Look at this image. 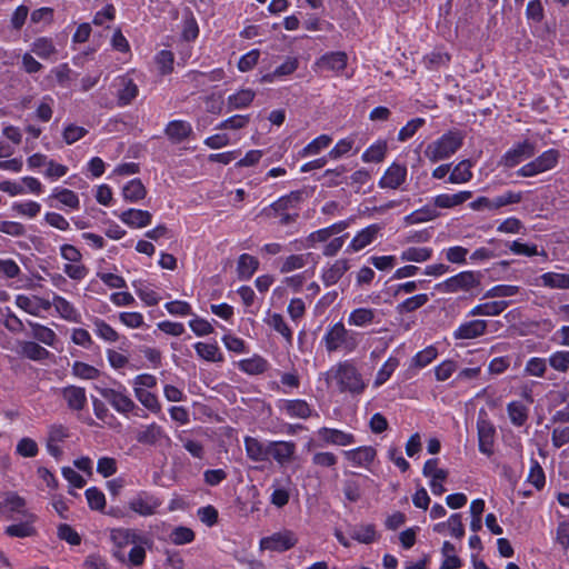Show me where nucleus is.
I'll list each match as a JSON object with an SVG mask.
<instances>
[{
	"label": "nucleus",
	"instance_id": "nucleus-1",
	"mask_svg": "<svg viewBox=\"0 0 569 569\" xmlns=\"http://www.w3.org/2000/svg\"><path fill=\"white\" fill-rule=\"evenodd\" d=\"M327 382H335L339 392L360 396L367 389V381L353 360L339 361L327 372Z\"/></svg>",
	"mask_w": 569,
	"mask_h": 569
},
{
	"label": "nucleus",
	"instance_id": "nucleus-2",
	"mask_svg": "<svg viewBox=\"0 0 569 569\" xmlns=\"http://www.w3.org/2000/svg\"><path fill=\"white\" fill-rule=\"evenodd\" d=\"M322 341L329 353H351L358 348L360 342L359 333L348 330L341 321L328 327Z\"/></svg>",
	"mask_w": 569,
	"mask_h": 569
},
{
	"label": "nucleus",
	"instance_id": "nucleus-3",
	"mask_svg": "<svg viewBox=\"0 0 569 569\" xmlns=\"http://www.w3.org/2000/svg\"><path fill=\"white\" fill-rule=\"evenodd\" d=\"M465 136L459 130H451L442 134L436 141L429 143L425 150V156L431 162H438L450 158L463 143Z\"/></svg>",
	"mask_w": 569,
	"mask_h": 569
},
{
	"label": "nucleus",
	"instance_id": "nucleus-4",
	"mask_svg": "<svg viewBox=\"0 0 569 569\" xmlns=\"http://www.w3.org/2000/svg\"><path fill=\"white\" fill-rule=\"evenodd\" d=\"M286 201L284 199H277L271 204L264 207L260 211V216L274 220L273 223L277 227L289 228L290 230L287 231V234H293L298 231L299 212H290V207L286 204Z\"/></svg>",
	"mask_w": 569,
	"mask_h": 569
},
{
	"label": "nucleus",
	"instance_id": "nucleus-5",
	"mask_svg": "<svg viewBox=\"0 0 569 569\" xmlns=\"http://www.w3.org/2000/svg\"><path fill=\"white\" fill-rule=\"evenodd\" d=\"M481 283V273L478 271H461L435 286L441 293L468 292L478 288Z\"/></svg>",
	"mask_w": 569,
	"mask_h": 569
},
{
	"label": "nucleus",
	"instance_id": "nucleus-6",
	"mask_svg": "<svg viewBox=\"0 0 569 569\" xmlns=\"http://www.w3.org/2000/svg\"><path fill=\"white\" fill-rule=\"evenodd\" d=\"M114 385H117V388L101 386H96L94 388L99 395L106 399L117 412L121 415H128L134 409H138L134 401L128 395L127 388L119 382H114Z\"/></svg>",
	"mask_w": 569,
	"mask_h": 569
},
{
	"label": "nucleus",
	"instance_id": "nucleus-7",
	"mask_svg": "<svg viewBox=\"0 0 569 569\" xmlns=\"http://www.w3.org/2000/svg\"><path fill=\"white\" fill-rule=\"evenodd\" d=\"M559 158V150L548 149L530 162L519 168L517 170V176L522 178H530L549 171L558 164Z\"/></svg>",
	"mask_w": 569,
	"mask_h": 569
},
{
	"label": "nucleus",
	"instance_id": "nucleus-8",
	"mask_svg": "<svg viewBox=\"0 0 569 569\" xmlns=\"http://www.w3.org/2000/svg\"><path fill=\"white\" fill-rule=\"evenodd\" d=\"M479 451L488 457L493 455L496 428L487 418V412L481 410L477 419Z\"/></svg>",
	"mask_w": 569,
	"mask_h": 569
},
{
	"label": "nucleus",
	"instance_id": "nucleus-9",
	"mask_svg": "<svg viewBox=\"0 0 569 569\" xmlns=\"http://www.w3.org/2000/svg\"><path fill=\"white\" fill-rule=\"evenodd\" d=\"M536 153L535 142L526 139L517 142L512 148L507 150L501 157L499 164L505 168H515L522 161L530 159Z\"/></svg>",
	"mask_w": 569,
	"mask_h": 569
},
{
	"label": "nucleus",
	"instance_id": "nucleus-10",
	"mask_svg": "<svg viewBox=\"0 0 569 569\" xmlns=\"http://www.w3.org/2000/svg\"><path fill=\"white\" fill-rule=\"evenodd\" d=\"M298 543L297 535L288 529L263 537L260 542L261 550H270L274 552H284L293 548Z\"/></svg>",
	"mask_w": 569,
	"mask_h": 569
},
{
	"label": "nucleus",
	"instance_id": "nucleus-11",
	"mask_svg": "<svg viewBox=\"0 0 569 569\" xmlns=\"http://www.w3.org/2000/svg\"><path fill=\"white\" fill-rule=\"evenodd\" d=\"M161 505L159 497L144 490L139 491L128 502L129 509L142 517L156 515Z\"/></svg>",
	"mask_w": 569,
	"mask_h": 569
},
{
	"label": "nucleus",
	"instance_id": "nucleus-12",
	"mask_svg": "<svg viewBox=\"0 0 569 569\" xmlns=\"http://www.w3.org/2000/svg\"><path fill=\"white\" fill-rule=\"evenodd\" d=\"M355 218L350 217L346 220L335 222L326 228L311 232L303 241L305 248H315L317 243L327 242L332 236L346 230L353 222Z\"/></svg>",
	"mask_w": 569,
	"mask_h": 569
},
{
	"label": "nucleus",
	"instance_id": "nucleus-13",
	"mask_svg": "<svg viewBox=\"0 0 569 569\" xmlns=\"http://www.w3.org/2000/svg\"><path fill=\"white\" fill-rule=\"evenodd\" d=\"M297 446L293 441H268V460L272 458L283 467L293 460Z\"/></svg>",
	"mask_w": 569,
	"mask_h": 569
},
{
	"label": "nucleus",
	"instance_id": "nucleus-14",
	"mask_svg": "<svg viewBox=\"0 0 569 569\" xmlns=\"http://www.w3.org/2000/svg\"><path fill=\"white\" fill-rule=\"evenodd\" d=\"M318 438L323 445L348 447L356 443V436L336 428L321 427L317 430Z\"/></svg>",
	"mask_w": 569,
	"mask_h": 569
},
{
	"label": "nucleus",
	"instance_id": "nucleus-15",
	"mask_svg": "<svg viewBox=\"0 0 569 569\" xmlns=\"http://www.w3.org/2000/svg\"><path fill=\"white\" fill-rule=\"evenodd\" d=\"M277 407L290 418L308 419L312 416L311 406L303 399H280Z\"/></svg>",
	"mask_w": 569,
	"mask_h": 569
},
{
	"label": "nucleus",
	"instance_id": "nucleus-16",
	"mask_svg": "<svg viewBox=\"0 0 569 569\" xmlns=\"http://www.w3.org/2000/svg\"><path fill=\"white\" fill-rule=\"evenodd\" d=\"M381 229L382 227L378 223H372L363 228L352 238L346 251L358 252L365 249L376 240Z\"/></svg>",
	"mask_w": 569,
	"mask_h": 569
},
{
	"label": "nucleus",
	"instance_id": "nucleus-17",
	"mask_svg": "<svg viewBox=\"0 0 569 569\" xmlns=\"http://www.w3.org/2000/svg\"><path fill=\"white\" fill-rule=\"evenodd\" d=\"M68 408L72 411H81L86 408L88 399L83 387L69 385L60 390Z\"/></svg>",
	"mask_w": 569,
	"mask_h": 569
},
{
	"label": "nucleus",
	"instance_id": "nucleus-18",
	"mask_svg": "<svg viewBox=\"0 0 569 569\" xmlns=\"http://www.w3.org/2000/svg\"><path fill=\"white\" fill-rule=\"evenodd\" d=\"M162 439H169L164 429L156 422L141 426L136 432L137 442L143 446H156Z\"/></svg>",
	"mask_w": 569,
	"mask_h": 569
},
{
	"label": "nucleus",
	"instance_id": "nucleus-19",
	"mask_svg": "<svg viewBox=\"0 0 569 569\" xmlns=\"http://www.w3.org/2000/svg\"><path fill=\"white\" fill-rule=\"evenodd\" d=\"M192 133V126L186 120L169 121L164 128V134L173 144L183 142L189 139Z\"/></svg>",
	"mask_w": 569,
	"mask_h": 569
},
{
	"label": "nucleus",
	"instance_id": "nucleus-20",
	"mask_svg": "<svg viewBox=\"0 0 569 569\" xmlns=\"http://www.w3.org/2000/svg\"><path fill=\"white\" fill-rule=\"evenodd\" d=\"M486 320H470L461 323L452 333L456 340H469L483 336L487 332Z\"/></svg>",
	"mask_w": 569,
	"mask_h": 569
},
{
	"label": "nucleus",
	"instance_id": "nucleus-21",
	"mask_svg": "<svg viewBox=\"0 0 569 569\" xmlns=\"http://www.w3.org/2000/svg\"><path fill=\"white\" fill-rule=\"evenodd\" d=\"M406 178H407V167L405 164L393 162L386 170L385 174L379 180V187L397 189L406 181Z\"/></svg>",
	"mask_w": 569,
	"mask_h": 569
},
{
	"label": "nucleus",
	"instance_id": "nucleus-22",
	"mask_svg": "<svg viewBox=\"0 0 569 569\" xmlns=\"http://www.w3.org/2000/svg\"><path fill=\"white\" fill-rule=\"evenodd\" d=\"M16 305L32 316H40L41 310L48 311L51 308L50 300L37 296L28 297L26 295H18L16 297Z\"/></svg>",
	"mask_w": 569,
	"mask_h": 569
},
{
	"label": "nucleus",
	"instance_id": "nucleus-23",
	"mask_svg": "<svg viewBox=\"0 0 569 569\" xmlns=\"http://www.w3.org/2000/svg\"><path fill=\"white\" fill-rule=\"evenodd\" d=\"M348 57L343 51H332L325 53L317 61V66L321 70L332 71L335 73H339L343 71L347 67Z\"/></svg>",
	"mask_w": 569,
	"mask_h": 569
},
{
	"label": "nucleus",
	"instance_id": "nucleus-24",
	"mask_svg": "<svg viewBox=\"0 0 569 569\" xmlns=\"http://www.w3.org/2000/svg\"><path fill=\"white\" fill-rule=\"evenodd\" d=\"M138 93V86L128 74L118 78V106L124 107L130 104L137 98Z\"/></svg>",
	"mask_w": 569,
	"mask_h": 569
},
{
	"label": "nucleus",
	"instance_id": "nucleus-25",
	"mask_svg": "<svg viewBox=\"0 0 569 569\" xmlns=\"http://www.w3.org/2000/svg\"><path fill=\"white\" fill-rule=\"evenodd\" d=\"M111 540L118 548L136 543H147V538L134 529L117 528L111 531Z\"/></svg>",
	"mask_w": 569,
	"mask_h": 569
},
{
	"label": "nucleus",
	"instance_id": "nucleus-26",
	"mask_svg": "<svg viewBox=\"0 0 569 569\" xmlns=\"http://www.w3.org/2000/svg\"><path fill=\"white\" fill-rule=\"evenodd\" d=\"M348 259H337L333 263L322 270L321 280L326 287L336 284L349 270Z\"/></svg>",
	"mask_w": 569,
	"mask_h": 569
},
{
	"label": "nucleus",
	"instance_id": "nucleus-27",
	"mask_svg": "<svg viewBox=\"0 0 569 569\" xmlns=\"http://www.w3.org/2000/svg\"><path fill=\"white\" fill-rule=\"evenodd\" d=\"M346 459L356 467H368L375 460L377 451L371 446H362L343 451Z\"/></svg>",
	"mask_w": 569,
	"mask_h": 569
},
{
	"label": "nucleus",
	"instance_id": "nucleus-28",
	"mask_svg": "<svg viewBox=\"0 0 569 569\" xmlns=\"http://www.w3.org/2000/svg\"><path fill=\"white\" fill-rule=\"evenodd\" d=\"M243 443L248 459L253 462H263L268 460V442L264 443L258 438L246 436Z\"/></svg>",
	"mask_w": 569,
	"mask_h": 569
},
{
	"label": "nucleus",
	"instance_id": "nucleus-29",
	"mask_svg": "<svg viewBox=\"0 0 569 569\" xmlns=\"http://www.w3.org/2000/svg\"><path fill=\"white\" fill-rule=\"evenodd\" d=\"M120 220L130 228H144L151 223L152 214L147 210L130 208L119 216Z\"/></svg>",
	"mask_w": 569,
	"mask_h": 569
},
{
	"label": "nucleus",
	"instance_id": "nucleus-30",
	"mask_svg": "<svg viewBox=\"0 0 569 569\" xmlns=\"http://www.w3.org/2000/svg\"><path fill=\"white\" fill-rule=\"evenodd\" d=\"M472 198V191L463 190L453 194L441 193L433 198V207L440 209H451L458 207Z\"/></svg>",
	"mask_w": 569,
	"mask_h": 569
},
{
	"label": "nucleus",
	"instance_id": "nucleus-31",
	"mask_svg": "<svg viewBox=\"0 0 569 569\" xmlns=\"http://www.w3.org/2000/svg\"><path fill=\"white\" fill-rule=\"evenodd\" d=\"M52 306L62 319L76 323L81 321V315L66 298L54 293L51 301V307Z\"/></svg>",
	"mask_w": 569,
	"mask_h": 569
},
{
	"label": "nucleus",
	"instance_id": "nucleus-32",
	"mask_svg": "<svg viewBox=\"0 0 569 569\" xmlns=\"http://www.w3.org/2000/svg\"><path fill=\"white\" fill-rule=\"evenodd\" d=\"M259 268V260L249 254L242 253L238 259L237 274L239 280H249Z\"/></svg>",
	"mask_w": 569,
	"mask_h": 569
},
{
	"label": "nucleus",
	"instance_id": "nucleus-33",
	"mask_svg": "<svg viewBox=\"0 0 569 569\" xmlns=\"http://www.w3.org/2000/svg\"><path fill=\"white\" fill-rule=\"evenodd\" d=\"M134 396L137 400L150 412L159 415L161 413V403L153 392L144 390L141 387H133Z\"/></svg>",
	"mask_w": 569,
	"mask_h": 569
},
{
	"label": "nucleus",
	"instance_id": "nucleus-34",
	"mask_svg": "<svg viewBox=\"0 0 569 569\" xmlns=\"http://www.w3.org/2000/svg\"><path fill=\"white\" fill-rule=\"evenodd\" d=\"M32 337L46 346L53 347L58 340L57 333L49 327L38 322L28 321Z\"/></svg>",
	"mask_w": 569,
	"mask_h": 569
},
{
	"label": "nucleus",
	"instance_id": "nucleus-35",
	"mask_svg": "<svg viewBox=\"0 0 569 569\" xmlns=\"http://www.w3.org/2000/svg\"><path fill=\"white\" fill-rule=\"evenodd\" d=\"M439 216L440 212L433 206L426 204L422 208L407 214L403 220L406 224L410 226L435 220Z\"/></svg>",
	"mask_w": 569,
	"mask_h": 569
},
{
	"label": "nucleus",
	"instance_id": "nucleus-36",
	"mask_svg": "<svg viewBox=\"0 0 569 569\" xmlns=\"http://www.w3.org/2000/svg\"><path fill=\"white\" fill-rule=\"evenodd\" d=\"M350 536L353 540L365 545H370L378 539L376 526L372 523L351 527Z\"/></svg>",
	"mask_w": 569,
	"mask_h": 569
},
{
	"label": "nucleus",
	"instance_id": "nucleus-37",
	"mask_svg": "<svg viewBox=\"0 0 569 569\" xmlns=\"http://www.w3.org/2000/svg\"><path fill=\"white\" fill-rule=\"evenodd\" d=\"M509 306L508 301L500 300V301H491L486 303H480L476 307H473L469 315L470 317L476 316H498L501 312H503Z\"/></svg>",
	"mask_w": 569,
	"mask_h": 569
},
{
	"label": "nucleus",
	"instance_id": "nucleus-38",
	"mask_svg": "<svg viewBox=\"0 0 569 569\" xmlns=\"http://www.w3.org/2000/svg\"><path fill=\"white\" fill-rule=\"evenodd\" d=\"M254 97L252 89H241L228 97V110L244 109L252 103Z\"/></svg>",
	"mask_w": 569,
	"mask_h": 569
},
{
	"label": "nucleus",
	"instance_id": "nucleus-39",
	"mask_svg": "<svg viewBox=\"0 0 569 569\" xmlns=\"http://www.w3.org/2000/svg\"><path fill=\"white\" fill-rule=\"evenodd\" d=\"M507 413L513 426L522 427L528 420L529 409L521 401H511L507 405Z\"/></svg>",
	"mask_w": 569,
	"mask_h": 569
},
{
	"label": "nucleus",
	"instance_id": "nucleus-40",
	"mask_svg": "<svg viewBox=\"0 0 569 569\" xmlns=\"http://www.w3.org/2000/svg\"><path fill=\"white\" fill-rule=\"evenodd\" d=\"M122 196L128 202H138L146 198L147 189L138 178L130 180L122 189Z\"/></svg>",
	"mask_w": 569,
	"mask_h": 569
},
{
	"label": "nucleus",
	"instance_id": "nucleus-41",
	"mask_svg": "<svg viewBox=\"0 0 569 569\" xmlns=\"http://www.w3.org/2000/svg\"><path fill=\"white\" fill-rule=\"evenodd\" d=\"M471 167L470 160L460 161L450 172L448 182L456 184L469 182L473 177Z\"/></svg>",
	"mask_w": 569,
	"mask_h": 569
},
{
	"label": "nucleus",
	"instance_id": "nucleus-42",
	"mask_svg": "<svg viewBox=\"0 0 569 569\" xmlns=\"http://www.w3.org/2000/svg\"><path fill=\"white\" fill-rule=\"evenodd\" d=\"M21 355L33 361H42L49 358L50 352L34 341H24L20 346Z\"/></svg>",
	"mask_w": 569,
	"mask_h": 569
},
{
	"label": "nucleus",
	"instance_id": "nucleus-43",
	"mask_svg": "<svg viewBox=\"0 0 569 569\" xmlns=\"http://www.w3.org/2000/svg\"><path fill=\"white\" fill-rule=\"evenodd\" d=\"M376 312L370 308H357L348 317V323L356 327H366L373 322Z\"/></svg>",
	"mask_w": 569,
	"mask_h": 569
},
{
	"label": "nucleus",
	"instance_id": "nucleus-44",
	"mask_svg": "<svg viewBox=\"0 0 569 569\" xmlns=\"http://www.w3.org/2000/svg\"><path fill=\"white\" fill-rule=\"evenodd\" d=\"M194 350L200 358L207 361L220 362L223 360V356L217 343L197 342L194 345Z\"/></svg>",
	"mask_w": 569,
	"mask_h": 569
},
{
	"label": "nucleus",
	"instance_id": "nucleus-45",
	"mask_svg": "<svg viewBox=\"0 0 569 569\" xmlns=\"http://www.w3.org/2000/svg\"><path fill=\"white\" fill-rule=\"evenodd\" d=\"M399 365L400 361L398 358L392 356L389 357L381 366V368L378 370L373 381V387L378 388L386 383L390 379L395 370L399 367Z\"/></svg>",
	"mask_w": 569,
	"mask_h": 569
},
{
	"label": "nucleus",
	"instance_id": "nucleus-46",
	"mask_svg": "<svg viewBox=\"0 0 569 569\" xmlns=\"http://www.w3.org/2000/svg\"><path fill=\"white\" fill-rule=\"evenodd\" d=\"M541 284L550 289H569V274L546 272L540 276Z\"/></svg>",
	"mask_w": 569,
	"mask_h": 569
},
{
	"label": "nucleus",
	"instance_id": "nucleus-47",
	"mask_svg": "<svg viewBox=\"0 0 569 569\" xmlns=\"http://www.w3.org/2000/svg\"><path fill=\"white\" fill-rule=\"evenodd\" d=\"M239 368L248 375H260L268 369V361L260 356H254L252 358L241 360L239 362Z\"/></svg>",
	"mask_w": 569,
	"mask_h": 569
},
{
	"label": "nucleus",
	"instance_id": "nucleus-48",
	"mask_svg": "<svg viewBox=\"0 0 569 569\" xmlns=\"http://www.w3.org/2000/svg\"><path fill=\"white\" fill-rule=\"evenodd\" d=\"M31 51L41 59H48L56 53L52 39L47 37L37 38L31 44Z\"/></svg>",
	"mask_w": 569,
	"mask_h": 569
},
{
	"label": "nucleus",
	"instance_id": "nucleus-49",
	"mask_svg": "<svg viewBox=\"0 0 569 569\" xmlns=\"http://www.w3.org/2000/svg\"><path fill=\"white\" fill-rule=\"evenodd\" d=\"M431 256H432L431 248L410 247L401 252L400 258L402 261L425 262V261L429 260L431 258Z\"/></svg>",
	"mask_w": 569,
	"mask_h": 569
},
{
	"label": "nucleus",
	"instance_id": "nucleus-50",
	"mask_svg": "<svg viewBox=\"0 0 569 569\" xmlns=\"http://www.w3.org/2000/svg\"><path fill=\"white\" fill-rule=\"evenodd\" d=\"M387 153V143L385 141H378L371 144L361 156L363 162H381Z\"/></svg>",
	"mask_w": 569,
	"mask_h": 569
},
{
	"label": "nucleus",
	"instance_id": "nucleus-51",
	"mask_svg": "<svg viewBox=\"0 0 569 569\" xmlns=\"http://www.w3.org/2000/svg\"><path fill=\"white\" fill-rule=\"evenodd\" d=\"M438 356V350L433 346H428L423 350L417 352L411 359V367L421 369L430 365Z\"/></svg>",
	"mask_w": 569,
	"mask_h": 569
},
{
	"label": "nucleus",
	"instance_id": "nucleus-52",
	"mask_svg": "<svg viewBox=\"0 0 569 569\" xmlns=\"http://www.w3.org/2000/svg\"><path fill=\"white\" fill-rule=\"evenodd\" d=\"M428 301H429L428 295L419 293V295L412 296V297L406 299L405 301H402L401 303H399L397 306V311L401 315L413 312L417 309L423 307Z\"/></svg>",
	"mask_w": 569,
	"mask_h": 569
},
{
	"label": "nucleus",
	"instance_id": "nucleus-53",
	"mask_svg": "<svg viewBox=\"0 0 569 569\" xmlns=\"http://www.w3.org/2000/svg\"><path fill=\"white\" fill-rule=\"evenodd\" d=\"M509 250L513 254L518 256H526V257H532V256H542L545 259L548 258V254L545 250L538 251L537 244H529V243H522L519 240H515L509 243Z\"/></svg>",
	"mask_w": 569,
	"mask_h": 569
},
{
	"label": "nucleus",
	"instance_id": "nucleus-54",
	"mask_svg": "<svg viewBox=\"0 0 569 569\" xmlns=\"http://www.w3.org/2000/svg\"><path fill=\"white\" fill-rule=\"evenodd\" d=\"M51 197L71 209H79L80 207L78 194L70 189L54 188Z\"/></svg>",
	"mask_w": 569,
	"mask_h": 569
},
{
	"label": "nucleus",
	"instance_id": "nucleus-55",
	"mask_svg": "<svg viewBox=\"0 0 569 569\" xmlns=\"http://www.w3.org/2000/svg\"><path fill=\"white\" fill-rule=\"evenodd\" d=\"M71 370L73 376L84 380H94L100 376L99 369L82 361H74Z\"/></svg>",
	"mask_w": 569,
	"mask_h": 569
},
{
	"label": "nucleus",
	"instance_id": "nucleus-56",
	"mask_svg": "<svg viewBox=\"0 0 569 569\" xmlns=\"http://www.w3.org/2000/svg\"><path fill=\"white\" fill-rule=\"evenodd\" d=\"M268 325L279 332L284 340L291 345L293 339L292 330L289 328L283 317L280 313H273L270 316Z\"/></svg>",
	"mask_w": 569,
	"mask_h": 569
},
{
	"label": "nucleus",
	"instance_id": "nucleus-57",
	"mask_svg": "<svg viewBox=\"0 0 569 569\" xmlns=\"http://www.w3.org/2000/svg\"><path fill=\"white\" fill-rule=\"evenodd\" d=\"M133 288L136 289V293L138 297L149 307L158 305L160 301L159 295L141 281L133 282Z\"/></svg>",
	"mask_w": 569,
	"mask_h": 569
},
{
	"label": "nucleus",
	"instance_id": "nucleus-58",
	"mask_svg": "<svg viewBox=\"0 0 569 569\" xmlns=\"http://www.w3.org/2000/svg\"><path fill=\"white\" fill-rule=\"evenodd\" d=\"M356 142V136L351 134L339 140L336 146L328 152V157L332 160L340 159L352 150Z\"/></svg>",
	"mask_w": 569,
	"mask_h": 569
},
{
	"label": "nucleus",
	"instance_id": "nucleus-59",
	"mask_svg": "<svg viewBox=\"0 0 569 569\" xmlns=\"http://www.w3.org/2000/svg\"><path fill=\"white\" fill-rule=\"evenodd\" d=\"M96 335L108 342H116L119 333L104 320L97 318L93 321Z\"/></svg>",
	"mask_w": 569,
	"mask_h": 569
},
{
	"label": "nucleus",
	"instance_id": "nucleus-60",
	"mask_svg": "<svg viewBox=\"0 0 569 569\" xmlns=\"http://www.w3.org/2000/svg\"><path fill=\"white\" fill-rule=\"evenodd\" d=\"M331 141H332V139L330 136L321 134V136L317 137L316 139H313L311 142H309L301 150V156L307 157V156L318 154L321 150L328 148L329 144L331 143Z\"/></svg>",
	"mask_w": 569,
	"mask_h": 569
},
{
	"label": "nucleus",
	"instance_id": "nucleus-61",
	"mask_svg": "<svg viewBox=\"0 0 569 569\" xmlns=\"http://www.w3.org/2000/svg\"><path fill=\"white\" fill-rule=\"evenodd\" d=\"M527 480L538 490H541L545 487V471L540 463L535 458H531V466Z\"/></svg>",
	"mask_w": 569,
	"mask_h": 569
},
{
	"label": "nucleus",
	"instance_id": "nucleus-62",
	"mask_svg": "<svg viewBox=\"0 0 569 569\" xmlns=\"http://www.w3.org/2000/svg\"><path fill=\"white\" fill-rule=\"evenodd\" d=\"M348 171L347 167L340 164L335 169H327L323 172L325 184L327 187H337L341 184L346 180V172Z\"/></svg>",
	"mask_w": 569,
	"mask_h": 569
},
{
	"label": "nucleus",
	"instance_id": "nucleus-63",
	"mask_svg": "<svg viewBox=\"0 0 569 569\" xmlns=\"http://www.w3.org/2000/svg\"><path fill=\"white\" fill-rule=\"evenodd\" d=\"M38 443L29 437L21 438L17 443L16 453L20 457L33 458L38 455Z\"/></svg>",
	"mask_w": 569,
	"mask_h": 569
},
{
	"label": "nucleus",
	"instance_id": "nucleus-64",
	"mask_svg": "<svg viewBox=\"0 0 569 569\" xmlns=\"http://www.w3.org/2000/svg\"><path fill=\"white\" fill-rule=\"evenodd\" d=\"M552 369L559 372H567L569 370V351L560 350L551 353L548 359Z\"/></svg>",
	"mask_w": 569,
	"mask_h": 569
}]
</instances>
